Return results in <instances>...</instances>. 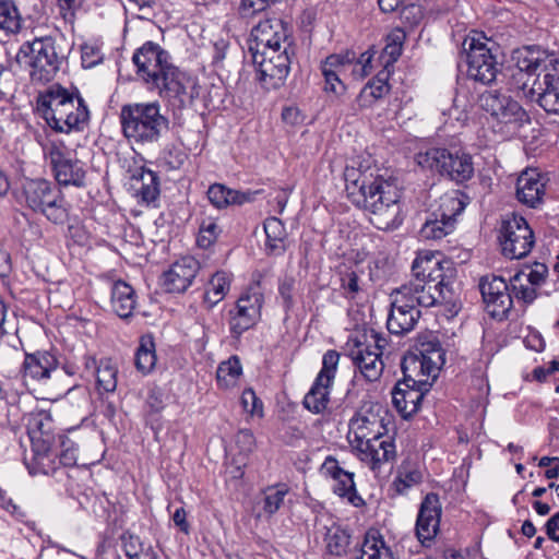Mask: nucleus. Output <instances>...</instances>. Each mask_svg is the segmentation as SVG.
<instances>
[{
  "label": "nucleus",
  "mask_w": 559,
  "mask_h": 559,
  "mask_svg": "<svg viewBox=\"0 0 559 559\" xmlns=\"http://www.w3.org/2000/svg\"><path fill=\"white\" fill-rule=\"evenodd\" d=\"M295 48L292 44H285L281 55L273 59H262L257 69V81L265 91L277 90L284 85L290 71L292 57Z\"/></svg>",
  "instance_id": "nucleus-18"
},
{
  "label": "nucleus",
  "mask_w": 559,
  "mask_h": 559,
  "mask_svg": "<svg viewBox=\"0 0 559 559\" xmlns=\"http://www.w3.org/2000/svg\"><path fill=\"white\" fill-rule=\"evenodd\" d=\"M445 362V352L437 338L423 342L419 354L405 356L402 360V371L411 370L426 379L436 378Z\"/></svg>",
  "instance_id": "nucleus-16"
},
{
  "label": "nucleus",
  "mask_w": 559,
  "mask_h": 559,
  "mask_svg": "<svg viewBox=\"0 0 559 559\" xmlns=\"http://www.w3.org/2000/svg\"><path fill=\"white\" fill-rule=\"evenodd\" d=\"M442 508L439 496L429 492L423 499L417 520L416 535L420 543L431 542L439 532Z\"/></svg>",
  "instance_id": "nucleus-24"
},
{
  "label": "nucleus",
  "mask_w": 559,
  "mask_h": 559,
  "mask_svg": "<svg viewBox=\"0 0 559 559\" xmlns=\"http://www.w3.org/2000/svg\"><path fill=\"white\" fill-rule=\"evenodd\" d=\"M57 358L48 352L27 354L24 360V372L33 379H48L51 371L56 370Z\"/></svg>",
  "instance_id": "nucleus-33"
},
{
  "label": "nucleus",
  "mask_w": 559,
  "mask_h": 559,
  "mask_svg": "<svg viewBox=\"0 0 559 559\" xmlns=\"http://www.w3.org/2000/svg\"><path fill=\"white\" fill-rule=\"evenodd\" d=\"M136 181L141 183V186L136 189L138 197H140L143 202L150 204L158 198L159 177L155 171L141 168Z\"/></svg>",
  "instance_id": "nucleus-41"
},
{
  "label": "nucleus",
  "mask_w": 559,
  "mask_h": 559,
  "mask_svg": "<svg viewBox=\"0 0 559 559\" xmlns=\"http://www.w3.org/2000/svg\"><path fill=\"white\" fill-rule=\"evenodd\" d=\"M229 288L230 280L225 272H216L213 274L203 296V302L206 305L207 309H212L223 300Z\"/></svg>",
  "instance_id": "nucleus-37"
},
{
  "label": "nucleus",
  "mask_w": 559,
  "mask_h": 559,
  "mask_svg": "<svg viewBox=\"0 0 559 559\" xmlns=\"http://www.w3.org/2000/svg\"><path fill=\"white\" fill-rule=\"evenodd\" d=\"M236 444L241 452H251L255 445V439L252 431L249 429L239 430L236 435Z\"/></svg>",
  "instance_id": "nucleus-60"
},
{
  "label": "nucleus",
  "mask_w": 559,
  "mask_h": 559,
  "mask_svg": "<svg viewBox=\"0 0 559 559\" xmlns=\"http://www.w3.org/2000/svg\"><path fill=\"white\" fill-rule=\"evenodd\" d=\"M58 447L60 448V453L55 452V447H52V456L50 462V471L53 469L52 463L55 457H59L60 464L63 466H73L76 463V449H74L73 443L64 436H58L57 440Z\"/></svg>",
  "instance_id": "nucleus-48"
},
{
  "label": "nucleus",
  "mask_w": 559,
  "mask_h": 559,
  "mask_svg": "<svg viewBox=\"0 0 559 559\" xmlns=\"http://www.w3.org/2000/svg\"><path fill=\"white\" fill-rule=\"evenodd\" d=\"M428 379L417 373L403 371V379L392 390V402L403 418H408L417 413L424 399L423 386H426Z\"/></svg>",
  "instance_id": "nucleus-15"
},
{
  "label": "nucleus",
  "mask_w": 559,
  "mask_h": 559,
  "mask_svg": "<svg viewBox=\"0 0 559 559\" xmlns=\"http://www.w3.org/2000/svg\"><path fill=\"white\" fill-rule=\"evenodd\" d=\"M522 275L524 271L516 272L511 278L510 284L512 293L518 300L523 301L526 305L532 304L537 298L536 286H526L522 283Z\"/></svg>",
  "instance_id": "nucleus-49"
},
{
  "label": "nucleus",
  "mask_w": 559,
  "mask_h": 559,
  "mask_svg": "<svg viewBox=\"0 0 559 559\" xmlns=\"http://www.w3.org/2000/svg\"><path fill=\"white\" fill-rule=\"evenodd\" d=\"M277 0H241L238 12L241 17L249 19L264 11L271 3Z\"/></svg>",
  "instance_id": "nucleus-55"
},
{
  "label": "nucleus",
  "mask_w": 559,
  "mask_h": 559,
  "mask_svg": "<svg viewBox=\"0 0 559 559\" xmlns=\"http://www.w3.org/2000/svg\"><path fill=\"white\" fill-rule=\"evenodd\" d=\"M346 191L354 205L369 215L370 223L380 230L397 228L403 217L397 188L380 175L346 168Z\"/></svg>",
  "instance_id": "nucleus-2"
},
{
  "label": "nucleus",
  "mask_w": 559,
  "mask_h": 559,
  "mask_svg": "<svg viewBox=\"0 0 559 559\" xmlns=\"http://www.w3.org/2000/svg\"><path fill=\"white\" fill-rule=\"evenodd\" d=\"M135 293L133 288L123 281H117L111 287V308L122 319L133 314L135 309Z\"/></svg>",
  "instance_id": "nucleus-34"
},
{
  "label": "nucleus",
  "mask_w": 559,
  "mask_h": 559,
  "mask_svg": "<svg viewBox=\"0 0 559 559\" xmlns=\"http://www.w3.org/2000/svg\"><path fill=\"white\" fill-rule=\"evenodd\" d=\"M258 192H241L238 190L228 189L224 185L214 183L207 190L209 201L217 209H223L228 205H241L254 200Z\"/></svg>",
  "instance_id": "nucleus-31"
},
{
  "label": "nucleus",
  "mask_w": 559,
  "mask_h": 559,
  "mask_svg": "<svg viewBox=\"0 0 559 559\" xmlns=\"http://www.w3.org/2000/svg\"><path fill=\"white\" fill-rule=\"evenodd\" d=\"M121 545L126 557L129 559H135L143 548L140 538L129 533L121 535Z\"/></svg>",
  "instance_id": "nucleus-57"
},
{
  "label": "nucleus",
  "mask_w": 559,
  "mask_h": 559,
  "mask_svg": "<svg viewBox=\"0 0 559 559\" xmlns=\"http://www.w3.org/2000/svg\"><path fill=\"white\" fill-rule=\"evenodd\" d=\"M349 356L366 380L376 381L380 378L383 371L381 353L371 350L369 345L357 343L356 350H352Z\"/></svg>",
  "instance_id": "nucleus-29"
},
{
  "label": "nucleus",
  "mask_w": 559,
  "mask_h": 559,
  "mask_svg": "<svg viewBox=\"0 0 559 559\" xmlns=\"http://www.w3.org/2000/svg\"><path fill=\"white\" fill-rule=\"evenodd\" d=\"M356 59V55L353 51H346L345 53H334L325 58L321 63V71H329L341 74L346 66H350Z\"/></svg>",
  "instance_id": "nucleus-51"
},
{
  "label": "nucleus",
  "mask_w": 559,
  "mask_h": 559,
  "mask_svg": "<svg viewBox=\"0 0 559 559\" xmlns=\"http://www.w3.org/2000/svg\"><path fill=\"white\" fill-rule=\"evenodd\" d=\"M295 289L294 277L286 276L280 281L278 294L283 300V305L286 311L290 310L294 306L293 293Z\"/></svg>",
  "instance_id": "nucleus-56"
},
{
  "label": "nucleus",
  "mask_w": 559,
  "mask_h": 559,
  "mask_svg": "<svg viewBox=\"0 0 559 559\" xmlns=\"http://www.w3.org/2000/svg\"><path fill=\"white\" fill-rule=\"evenodd\" d=\"M263 304V294L255 289L240 295L235 307L229 310V330L234 337L239 338L259 322Z\"/></svg>",
  "instance_id": "nucleus-14"
},
{
  "label": "nucleus",
  "mask_w": 559,
  "mask_h": 559,
  "mask_svg": "<svg viewBox=\"0 0 559 559\" xmlns=\"http://www.w3.org/2000/svg\"><path fill=\"white\" fill-rule=\"evenodd\" d=\"M282 50H283V46L275 47L272 45V46H266L264 48L259 47V51H249V52L251 53L252 62L254 63V66L258 69L259 61H261L262 59H270V58L273 59L276 55H281Z\"/></svg>",
  "instance_id": "nucleus-62"
},
{
  "label": "nucleus",
  "mask_w": 559,
  "mask_h": 559,
  "mask_svg": "<svg viewBox=\"0 0 559 559\" xmlns=\"http://www.w3.org/2000/svg\"><path fill=\"white\" fill-rule=\"evenodd\" d=\"M23 193L26 205L39 212L53 224H63L68 218V210L61 192L45 179L29 180L24 185Z\"/></svg>",
  "instance_id": "nucleus-10"
},
{
  "label": "nucleus",
  "mask_w": 559,
  "mask_h": 559,
  "mask_svg": "<svg viewBox=\"0 0 559 559\" xmlns=\"http://www.w3.org/2000/svg\"><path fill=\"white\" fill-rule=\"evenodd\" d=\"M379 405L361 407L349 420L348 438L352 444L370 441L377 437H383V418L379 416Z\"/></svg>",
  "instance_id": "nucleus-21"
},
{
  "label": "nucleus",
  "mask_w": 559,
  "mask_h": 559,
  "mask_svg": "<svg viewBox=\"0 0 559 559\" xmlns=\"http://www.w3.org/2000/svg\"><path fill=\"white\" fill-rule=\"evenodd\" d=\"M201 269L200 262L191 257H182L163 274V287L173 294L185 293L193 283Z\"/></svg>",
  "instance_id": "nucleus-23"
},
{
  "label": "nucleus",
  "mask_w": 559,
  "mask_h": 559,
  "mask_svg": "<svg viewBox=\"0 0 559 559\" xmlns=\"http://www.w3.org/2000/svg\"><path fill=\"white\" fill-rule=\"evenodd\" d=\"M545 531L550 540L559 543V511L547 520Z\"/></svg>",
  "instance_id": "nucleus-64"
},
{
  "label": "nucleus",
  "mask_w": 559,
  "mask_h": 559,
  "mask_svg": "<svg viewBox=\"0 0 559 559\" xmlns=\"http://www.w3.org/2000/svg\"><path fill=\"white\" fill-rule=\"evenodd\" d=\"M320 471L324 476L331 477L335 481L333 491L338 497L347 499L355 507L364 502L357 493L354 473L345 471L334 456H326Z\"/></svg>",
  "instance_id": "nucleus-25"
},
{
  "label": "nucleus",
  "mask_w": 559,
  "mask_h": 559,
  "mask_svg": "<svg viewBox=\"0 0 559 559\" xmlns=\"http://www.w3.org/2000/svg\"><path fill=\"white\" fill-rule=\"evenodd\" d=\"M290 43L288 25L277 17L260 21L250 33L249 51H259V47L285 46Z\"/></svg>",
  "instance_id": "nucleus-22"
},
{
  "label": "nucleus",
  "mask_w": 559,
  "mask_h": 559,
  "mask_svg": "<svg viewBox=\"0 0 559 559\" xmlns=\"http://www.w3.org/2000/svg\"><path fill=\"white\" fill-rule=\"evenodd\" d=\"M498 240L501 252L509 259L526 257L534 243V233L526 219L522 216L511 215L502 219Z\"/></svg>",
  "instance_id": "nucleus-11"
},
{
  "label": "nucleus",
  "mask_w": 559,
  "mask_h": 559,
  "mask_svg": "<svg viewBox=\"0 0 559 559\" xmlns=\"http://www.w3.org/2000/svg\"><path fill=\"white\" fill-rule=\"evenodd\" d=\"M340 353L334 349H329L322 358V368L318 373L317 378L319 381H324L325 383H333V380L336 374L338 361H340Z\"/></svg>",
  "instance_id": "nucleus-50"
},
{
  "label": "nucleus",
  "mask_w": 559,
  "mask_h": 559,
  "mask_svg": "<svg viewBox=\"0 0 559 559\" xmlns=\"http://www.w3.org/2000/svg\"><path fill=\"white\" fill-rule=\"evenodd\" d=\"M119 120L123 136L136 145L157 144L169 130V119L158 102L124 104Z\"/></svg>",
  "instance_id": "nucleus-5"
},
{
  "label": "nucleus",
  "mask_w": 559,
  "mask_h": 559,
  "mask_svg": "<svg viewBox=\"0 0 559 559\" xmlns=\"http://www.w3.org/2000/svg\"><path fill=\"white\" fill-rule=\"evenodd\" d=\"M456 270L439 252H419L412 264V278L397 288L417 307L456 306L453 287Z\"/></svg>",
  "instance_id": "nucleus-1"
},
{
  "label": "nucleus",
  "mask_w": 559,
  "mask_h": 559,
  "mask_svg": "<svg viewBox=\"0 0 559 559\" xmlns=\"http://www.w3.org/2000/svg\"><path fill=\"white\" fill-rule=\"evenodd\" d=\"M20 55L27 58L29 78L33 83H48L60 69L61 59L58 57L55 40L51 37L35 38L20 48Z\"/></svg>",
  "instance_id": "nucleus-9"
},
{
  "label": "nucleus",
  "mask_w": 559,
  "mask_h": 559,
  "mask_svg": "<svg viewBox=\"0 0 559 559\" xmlns=\"http://www.w3.org/2000/svg\"><path fill=\"white\" fill-rule=\"evenodd\" d=\"M96 381L98 390L114 392L117 386V369L109 360H102L96 368Z\"/></svg>",
  "instance_id": "nucleus-46"
},
{
  "label": "nucleus",
  "mask_w": 559,
  "mask_h": 559,
  "mask_svg": "<svg viewBox=\"0 0 559 559\" xmlns=\"http://www.w3.org/2000/svg\"><path fill=\"white\" fill-rule=\"evenodd\" d=\"M354 447L359 451L361 460L370 463L373 469L395 456V445L389 438L377 437L370 441L355 443Z\"/></svg>",
  "instance_id": "nucleus-28"
},
{
  "label": "nucleus",
  "mask_w": 559,
  "mask_h": 559,
  "mask_svg": "<svg viewBox=\"0 0 559 559\" xmlns=\"http://www.w3.org/2000/svg\"><path fill=\"white\" fill-rule=\"evenodd\" d=\"M463 49L467 76L484 85L495 82L501 67L498 61L499 45L484 33L475 32L464 39Z\"/></svg>",
  "instance_id": "nucleus-7"
},
{
  "label": "nucleus",
  "mask_w": 559,
  "mask_h": 559,
  "mask_svg": "<svg viewBox=\"0 0 559 559\" xmlns=\"http://www.w3.org/2000/svg\"><path fill=\"white\" fill-rule=\"evenodd\" d=\"M478 102L480 108L489 114L498 123L516 129L530 122V117L520 103L498 90L484 92L480 94Z\"/></svg>",
  "instance_id": "nucleus-12"
},
{
  "label": "nucleus",
  "mask_w": 559,
  "mask_h": 559,
  "mask_svg": "<svg viewBox=\"0 0 559 559\" xmlns=\"http://www.w3.org/2000/svg\"><path fill=\"white\" fill-rule=\"evenodd\" d=\"M530 270L528 273L524 272V275H522V278L525 277L526 281L532 286H540L548 274V267L544 263L535 262L533 266L527 267Z\"/></svg>",
  "instance_id": "nucleus-58"
},
{
  "label": "nucleus",
  "mask_w": 559,
  "mask_h": 559,
  "mask_svg": "<svg viewBox=\"0 0 559 559\" xmlns=\"http://www.w3.org/2000/svg\"><path fill=\"white\" fill-rule=\"evenodd\" d=\"M37 106L47 124L57 132L82 131L90 120L88 108L79 92L70 93L60 85L40 93Z\"/></svg>",
  "instance_id": "nucleus-4"
},
{
  "label": "nucleus",
  "mask_w": 559,
  "mask_h": 559,
  "mask_svg": "<svg viewBox=\"0 0 559 559\" xmlns=\"http://www.w3.org/2000/svg\"><path fill=\"white\" fill-rule=\"evenodd\" d=\"M514 59L521 72L534 74L538 70L547 73L555 67H559V59L554 52L540 46H526L515 52Z\"/></svg>",
  "instance_id": "nucleus-27"
},
{
  "label": "nucleus",
  "mask_w": 559,
  "mask_h": 559,
  "mask_svg": "<svg viewBox=\"0 0 559 559\" xmlns=\"http://www.w3.org/2000/svg\"><path fill=\"white\" fill-rule=\"evenodd\" d=\"M423 478V472L417 464L404 461L397 469L392 488L396 495H405L409 488L419 485Z\"/></svg>",
  "instance_id": "nucleus-35"
},
{
  "label": "nucleus",
  "mask_w": 559,
  "mask_h": 559,
  "mask_svg": "<svg viewBox=\"0 0 559 559\" xmlns=\"http://www.w3.org/2000/svg\"><path fill=\"white\" fill-rule=\"evenodd\" d=\"M20 20L15 7L7 1H0V41L20 29Z\"/></svg>",
  "instance_id": "nucleus-45"
},
{
  "label": "nucleus",
  "mask_w": 559,
  "mask_h": 559,
  "mask_svg": "<svg viewBox=\"0 0 559 559\" xmlns=\"http://www.w3.org/2000/svg\"><path fill=\"white\" fill-rule=\"evenodd\" d=\"M418 165L448 177L456 183H463L474 176L472 156L461 150L431 147L416 155Z\"/></svg>",
  "instance_id": "nucleus-8"
},
{
  "label": "nucleus",
  "mask_w": 559,
  "mask_h": 559,
  "mask_svg": "<svg viewBox=\"0 0 559 559\" xmlns=\"http://www.w3.org/2000/svg\"><path fill=\"white\" fill-rule=\"evenodd\" d=\"M391 309L386 320V328L391 334L404 335L414 330L420 318V310L407 297L397 293L391 294Z\"/></svg>",
  "instance_id": "nucleus-20"
},
{
  "label": "nucleus",
  "mask_w": 559,
  "mask_h": 559,
  "mask_svg": "<svg viewBox=\"0 0 559 559\" xmlns=\"http://www.w3.org/2000/svg\"><path fill=\"white\" fill-rule=\"evenodd\" d=\"M358 280V275L354 271L346 273L342 278V287L350 298H354L360 290Z\"/></svg>",
  "instance_id": "nucleus-63"
},
{
  "label": "nucleus",
  "mask_w": 559,
  "mask_h": 559,
  "mask_svg": "<svg viewBox=\"0 0 559 559\" xmlns=\"http://www.w3.org/2000/svg\"><path fill=\"white\" fill-rule=\"evenodd\" d=\"M548 179L537 169L527 168L521 173L516 181L519 202L535 209L543 203Z\"/></svg>",
  "instance_id": "nucleus-26"
},
{
  "label": "nucleus",
  "mask_w": 559,
  "mask_h": 559,
  "mask_svg": "<svg viewBox=\"0 0 559 559\" xmlns=\"http://www.w3.org/2000/svg\"><path fill=\"white\" fill-rule=\"evenodd\" d=\"M218 225L213 221H203L199 228L198 245L201 248L210 247L217 238Z\"/></svg>",
  "instance_id": "nucleus-53"
},
{
  "label": "nucleus",
  "mask_w": 559,
  "mask_h": 559,
  "mask_svg": "<svg viewBox=\"0 0 559 559\" xmlns=\"http://www.w3.org/2000/svg\"><path fill=\"white\" fill-rule=\"evenodd\" d=\"M453 229L454 225H452L451 221H445L431 212L426 217V221L419 230V235L426 240H439L451 234Z\"/></svg>",
  "instance_id": "nucleus-40"
},
{
  "label": "nucleus",
  "mask_w": 559,
  "mask_h": 559,
  "mask_svg": "<svg viewBox=\"0 0 559 559\" xmlns=\"http://www.w3.org/2000/svg\"><path fill=\"white\" fill-rule=\"evenodd\" d=\"M242 373V367L237 356L219 364L216 371V380L219 386L224 389L231 388Z\"/></svg>",
  "instance_id": "nucleus-44"
},
{
  "label": "nucleus",
  "mask_w": 559,
  "mask_h": 559,
  "mask_svg": "<svg viewBox=\"0 0 559 559\" xmlns=\"http://www.w3.org/2000/svg\"><path fill=\"white\" fill-rule=\"evenodd\" d=\"M241 405L251 416H263V403L252 389L243 390L241 394Z\"/></svg>",
  "instance_id": "nucleus-54"
},
{
  "label": "nucleus",
  "mask_w": 559,
  "mask_h": 559,
  "mask_svg": "<svg viewBox=\"0 0 559 559\" xmlns=\"http://www.w3.org/2000/svg\"><path fill=\"white\" fill-rule=\"evenodd\" d=\"M389 73L381 71L374 79L368 82L358 95L361 106H371L373 102L382 98L390 91L386 82Z\"/></svg>",
  "instance_id": "nucleus-39"
},
{
  "label": "nucleus",
  "mask_w": 559,
  "mask_h": 559,
  "mask_svg": "<svg viewBox=\"0 0 559 559\" xmlns=\"http://www.w3.org/2000/svg\"><path fill=\"white\" fill-rule=\"evenodd\" d=\"M331 383L319 381L316 378L310 391L304 397V406L313 414H320L325 411L329 403Z\"/></svg>",
  "instance_id": "nucleus-38"
},
{
  "label": "nucleus",
  "mask_w": 559,
  "mask_h": 559,
  "mask_svg": "<svg viewBox=\"0 0 559 559\" xmlns=\"http://www.w3.org/2000/svg\"><path fill=\"white\" fill-rule=\"evenodd\" d=\"M263 227L266 236V254L272 257L283 255L287 250V231L284 223L280 218L271 216L264 221Z\"/></svg>",
  "instance_id": "nucleus-30"
},
{
  "label": "nucleus",
  "mask_w": 559,
  "mask_h": 559,
  "mask_svg": "<svg viewBox=\"0 0 559 559\" xmlns=\"http://www.w3.org/2000/svg\"><path fill=\"white\" fill-rule=\"evenodd\" d=\"M530 96L548 116L559 118V67L538 74Z\"/></svg>",
  "instance_id": "nucleus-19"
},
{
  "label": "nucleus",
  "mask_w": 559,
  "mask_h": 559,
  "mask_svg": "<svg viewBox=\"0 0 559 559\" xmlns=\"http://www.w3.org/2000/svg\"><path fill=\"white\" fill-rule=\"evenodd\" d=\"M479 289L488 313L495 319H506L513 305L507 282L500 276L487 275L480 278Z\"/></svg>",
  "instance_id": "nucleus-17"
},
{
  "label": "nucleus",
  "mask_w": 559,
  "mask_h": 559,
  "mask_svg": "<svg viewBox=\"0 0 559 559\" xmlns=\"http://www.w3.org/2000/svg\"><path fill=\"white\" fill-rule=\"evenodd\" d=\"M289 489L285 484L270 486L262 491V499L260 501L262 511L271 516L275 514L284 504L285 497L288 495Z\"/></svg>",
  "instance_id": "nucleus-42"
},
{
  "label": "nucleus",
  "mask_w": 559,
  "mask_h": 559,
  "mask_svg": "<svg viewBox=\"0 0 559 559\" xmlns=\"http://www.w3.org/2000/svg\"><path fill=\"white\" fill-rule=\"evenodd\" d=\"M57 182L61 186H85V170L82 163L72 156L62 142H52L45 150Z\"/></svg>",
  "instance_id": "nucleus-13"
},
{
  "label": "nucleus",
  "mask_w": 559,
  "mask_h": 559,
  "mask_svg": "<svg viewBox=\"0 0 559 559\" xmlns=\"http://www.w3.org/2000/svg\"><path fill=\"white\" fill-rule=\"evenodd\" d=\"M423 16V8L418 4L404 1L400 9V19L402 23L411 28L418 25Z\"/></svg>",
  "instance_id": "nucleus-52"
},
{
  "label": "nucleus",
  "mask_w": 559,
  "mask_h": 559,
  "mask_svg": "<svg viewBox=\"0 0 559 559\" xmlns=\"http://www.w3.org/2000/svg\"><path fill=\"white\" fill-rule=\"evenodd\" d=\"M132 61L136 67V75L147 90L175 105L185 103L186 75L171 63L168 51L156 43L146 41L135 50Z\"/></svg>",
  "instance_id": "nucleus-3"
},
{
  "label": "nucleus",
  "mask_w": 559,
  "mask_h": 559,
  "mask_svg": "<svg viewBox=\"0 0 559 559\" xmlns=\"http://www.w3.org/2000/svg\"><path fill=\"white\" fill-rule=\"evenodd\" d=\"M156 364L155 343L152 336H143L135 353V367L146 374Z\"/></svg>",
  "instance_id": "nucleus-43"
},
{
  "label": "nucleus",
  "mask_w": 559,
  "mask_h": 559,
  "mask_svg": "<svg viewBox=\"0 0 559 559\" xmlns=\"http://www.w3.org/2000/svg\"><path fill=\"white\" fill-rule=\"evenodd\" d=\"M27 433L31 440L32 457H24L31 475L45 474L50 469L52 447L57 445L53 420L46 411L33 412L27 417Z\"/></svg>",
  "instance_id": "nucleus-6"
},
{
  "label": "nucleus",
  "mask_w": 559,
  "mask_h": 559,
  "mask_svg": "<svg viewBox=\"0 0 559 559\" xmlns=\"http://www.w3.org/2000/svg\"><path fill=\"white\" fill-rule=\"evenodd\" d=\"M469 201L471 198L463 191L451 190L439 198L438 206L432 212L455 225L456 216L464 211Z\"/></svg>",
  "instance_id": "nucleus-32"
},
{
  "label": "nucleus",
  "mask_w": 559,
  "mask_h": 559,
  "mask_svg": "<svg viewBox=\"0 0 559 559\" xmlns=\"http://www.w3.org/2000/svg\"><path fill=\"white\" fill-rule=\"evenodd\" d=\"M350 543V535L342 528L330 531L326 536L328 551L337 557L346 555L347 548Z\"/></svg>",
  "instance_id": "nucleus-47"
},
{
  "label": "nucleus",
  "mask_w": 559,
  "mask_h": 559,
  "mask_svg": "<svg viewBox=\"0 0 559 559\" xmlns=\"http://www.w3.org/2000/svg\"><path fill=\"white\" fill-rule=\"evenodd\" d=\"M359 559H394L391 549L377 530H369L361 544Z\"/></svg>",
  "instance_id": "nucleus-36"
},
{
  "label": "nucleus",
  "mask_w": 559,
  "mask_h": 559,
  "mask_svg": "<svg viewBox=\"0 0 559 559\" xmlns=\"http://www.w3.org/2000/svg\"><path fill=\"white\" fill-rule=\"evenodd\" d=\"M81 59L84 68H92L102 61L103 55L98 47L85 44L82 46Z\"/></svg>",
  "instance_id": "nucleus-59"
},
{
  "label": "nucleus",
  "mask_w": 559,
  "mask_h": 559,
  "mask_svg": "<svg viewBox=\"0 0 559 559\" xmlns=\"http://www.w3.org/2000/svg\"><path fill=\"white\" fill-rule=\"evenodd\" d=\"M325 80L324 90L334 94H341L345 90V85L340 79V74L329 71H321Z\"/></svg>",
  "instance_id": "nucleus-61"
}]
</instances>
